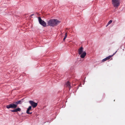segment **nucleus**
I'll list each match as a JSON object with an SVG mask.
<instances>
[{
	"mask_svg": "<svg viewBox=\"0 0 125 125\" xmlns=\"http://www.w3.org/2000/svg\"><path fill=\"white\" fill-rule=\"evenodd\" d=\"M16 105L13 102V103L10 104L6 106V107L8 109L10 108H16Z\"/></svg>",
	"mask_w": 125,
	"mask_h": 125,
	"instance_id": "obj_5",
	"label": "nucleus"
},
{
	"mask_svg": "<svg viewBox=\"0 0 125 125\" xmlns=\"http://www.w3.org/2000/svg\"><path fill=\"white\" fill-rule=\"evenodd\" d=\"M80 55V57L82 58H84L86 55V53L85 52H84L82 53Z\"/></svg>",
	"mask_w": 125,
	"mask_h": 125,
	"instance_id": "obj_8",
	"label": "nucleus"
},
{
	"mask_svg": "<svg viewBox=\"0 0 125 125\" xmlns=\"http://www.w3.org/2000/svg\"><path fill=\"white\" fill-rule=\"evenodd\" d=\"M31 106H29L28 108L27 109V110L26 111V113L28 114H32V112H30L29 111L31 110Z\"/></svg>",
	"mask_w": 125,
	"mask_h": 125,
	"instance_id": "obj_6",
	"label": "nucleus"
},
{
	"mask_svg": "<svg viewBox=\"0 0 125 125\" xmlns=\"http://www.w3.org/2000/svg\"><path fill=\"white\" fill-rule=\"evenodd\" d=\"M29 103L31 105V107L32 106L33 108L36 107L37 105V103L35 102L32 101H29Z\"/></svg>",
	"mask_w": 125,
	"mask_h": 125,
	"instance_id": "obj_4",
	"label": "nucleus"
},
{
	"mask_svg": "<svg viewBox=\"0 0 125 125\" xmlns=\"http://www.w3.org/2000/svg\"><path fill=\"white\" fill-rule=\"evenodd\" d=\"M115 53H114L113 55L109 56L108 57H106V59L107 60L109 59L111 57H112L113 55H114L115 53Z\"/></svg>",
	"mask_w": 125,
	"mask_h": 125,
	"instance_id": "obj_11",
	"label": "nucleus"
},
{
	"mask_svg": "<svg viewBox=\"0 0 125 125\" xmlns=\"http://www.w3.org/2000/svg\"><path fill=\"white\" fill-rule=\"evenodd\" d=\"M11 111L12 112H16L15 109L12 110Z\"/></svg>",
	"mask_w": 125,
	"mask_h": 125,
	"instance_id": "obj_16",
	"label": "nucleus"
},
{
	"mask_svg": "<svg viewBox=\"0 0 125 125\" xmlns=\"http://www.w3.org/2000/svg\"><path fill=\"white\" fill-rule=\"evenodd\" d=\"M61 22L57 19H52L49 20L47 21V24L48 25L53 27L59 24Z\"/></svg>",
	"mask_w": 125,
	"mask_h": 125,
	"instance_id": "obj_1",
	"label": "nucleus"
},
{
	"mask_svg": "<svg viewBox=\"0 0 125 125\" xmlns=\"http://www.w3.org/2000/svg\"><path fill=\"white\" fill-rule=\"evenodd\" d=\"M16 112L18 111H20L21 110V109L20 108H17L15 109Z\"/></svg>",
	"mask_w": 125,
	"mask_h": 125,
	"instance_id": "obj_12",
	"label": "nucleus"
},
{
	"mask_svg": "<svg viewBox=\"0 0 125 125\" xmlns=\"http://www.w3.org/2000/svg\"><path fill=\"white\" fill-rule=\"evenodd\" d=\"M33 15V14H32L31 15V16H32V15Z\"/></svg>",
	"mask_w": 125,
	"mask_h": 125,
	"instance_id": "obj_18",
	"label": "nucleus"
},
{
	"mask_svg": "<svg viewBox=\"0 0 125 125\" xmlns=\"http://www.w3.org/2000/svg\"><path fill=\"white\" fill-rule=\"evenodd\" d=\"M112 22V20H110L108 22L107 25L106 26H107L108 25L110 24Z\"/></svg>",
	"mask_w": 125,
	"mask_h": 125,
	"instance_id": "obj_13",
	"label": "nucleus"
},
{
	"mask_svg": "<svg viewBox=\"0 0 125 125\" xmlns=\"http://www.w3.org/2000/svg\"><path fill=\"white\" fill-rule=\"evenodd\" d=\"M107 60H106V58L103 59L102 60V62H104L106 61Z\"/></svg>",
	"mask_w": 125,
	"mask_h": 125,
	"instance_id": "obj_14",
	"label": "nucleus"
},
{
	"mask_svg": "<svg viewBox=\"0 0 125 125\" xmlns=\"http://www.w3.org/2000/svg\"><path fill=\"white\" fill-rule=\"evenodd\" d=\"M65 85L67 87H68L69 88V89H70L71 87L70 83L69 81H68L66 83Z\"/></svg>",
	"mask_w": 125,
	"mask_h": 125,
	"instance_id": "obj_10",
	"label": "nucleus"
},
{
	"mask_svg": "<svg viewBox=\"0 0 125 125\" xmlns=\"http://www.w3.org/2000/svg\"><path fill=\"white\" fill-rule=\"evenodd\" d=\"M112 3L113 6L116 8H118L120 4V0H112Z\"/></svg>",
	"mask_w": 125,
	"mask_h": 125,
	"instance_id": "obj_2",
	"label": "nucleus"
},
{
	"mask_svg": "<svg viewBox=\"0 0 125 125\" xmlns=\"http://www.w3.org/2000/svg\"><path fill=\"white\" fill-rule=\"evenodd\" d=\"M83 48L82 47H80L78 50V54L80 55L83 52Z\"/></svg>",
	"mask_w": 125,
	"mask_h": 125,
	"instance_id": "obj_7",
	"label": "nucleus"
},
{
	"mask_svg": "<svg viewBox=\"0 0 125 125\" xmlns=\"http://www.w3.org/2000/svg\"><path fill=\"white\" fill-rule=\"evenodd\" d=\"M66 38L64 37V38L63 39V40L64 41L65 40V39H66Z\"/></svg>",
	"mask_w": 125,
	"mask_h": 125,
	"instance_id": "obj_17",
	"label": "nucleus"
},
{
	"mask_svg": "<svg viewBox=\"0 0 125 125\" xmlns=\"http://www.w3.org/2000/svg\"><path fill=\"white\" fill-rule=\"evenodd\" d=\"M38 21L40 24L44 27L46 26V24L45 22L42 20L40 17L38 18Z\"/></svg>",
	"mask_w": 125,
	"mask_h": 125,
	"instance_id": "obj_3",
	"label": "nucleus"
},
{
	"mask_svg": "<svg viewBox=\"0 0 125 125\" xmlns=\"http://www.w3.org/2000/svg\"><path fill=\"white\" fill-rule=\"evenodd\" d=\"M67 37V33H66L65 34V36L64 37L66 38Z\"/></svg>",
	"mask_w": 125,
	"mask_h": 125,
	"instance_id": "obj_15",
	"label": "nucleus"
},
{
	"mask_svg": "<svg viewBox=\"0 0 125 125\" xmlns=\"http://www.w3.org/2000/svg\"><path fill=\"white\" fill-rule=\"evenodd\" d=\"M22 101L21 100H19L17 101L16 102H14V103L16 105V107L17 106V105L19 104H21V103Z\"/></svg>",
	"mask_w": 125,
	"mask_h": 125,
	"instance_id": "obj_9",
	"label": "nucleus"
}]
</instances>
